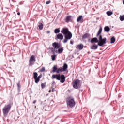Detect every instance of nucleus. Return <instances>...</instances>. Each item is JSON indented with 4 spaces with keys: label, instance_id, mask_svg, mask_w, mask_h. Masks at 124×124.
Returning <instances> with one entry per match:
<instances>
[{
    "label": "nucleus",
    "instance_id": "nucleus-9",
    "mask_svg": "<svg viewBox=\"0 0 124 124\" xmlns=\"http://www.w3.org/2000/svg\"><path fill=\"white\" fill-rule=\"evenodd\" d=\"M52 46L53 48H55L56 50H57V49H59V48L61 47L60 44L57 42L53 43L52 44Z\"/></svg>",
    "mask_w": 124,
    "mask_h": 124
},
{
    "label": "nucleus",
    "instance_id": "nucleus-4",
    "mask_svg": "<svg viewBox=\"0 0 124 124\" xmlns=\"http://www.w3.org/2000/svg\"><path fill=\"white\" fill-rule=\"evenodd\" d=\"M82 84H81V80L77 79L74 80L73 82V87L77 90H79L81 88Z\"/></svg>",
    "mask_w": 124,
    "mask_h": 124
},
{
    "label": "nucleus",
    "instance_id": "nucleus-24",
    "mask_svg": "<svg viewBox=\"0 0 124 124\" xmlns=\"http://www.w3.org/2000/svg\"><path fill=\"white\" fill-rule=\"evenodd\" d=\"M60 31H61L60 30V29H59V28H56L54 30V33L56 34L60 33Z\"/></svg>",
    "mask_w": 124,
    "mask_h": 124
},
{
    "label": "nucleus",
    "instance_id": "nucleus-50",
    "mask_svg": "<svg viewBox=\"0 0 124 124\" xmlns=\"http://www.w3.org/2000/svg\"><path fill=\"white\" fill-rule=\"evenodd\" d=\"M96 23H97V21H96Z\"/></svg>",
    "mask_w": 124,
    "mask_h": 124
},
{
    "label": "nucleus",
    "instance_id": "nucleus-7",
    "mask_svg": "<svg viewBox=\"0 0 124 124\" xmlns=\"http://www.w3.org/2000/svg\"><path fill=\"white\" fill-rule=\"evenodd\" d=\"M52 72L53 73H55V72H56V73H60V72H63V69H62V67H61L59 68H57V65H54L52 68Z\"/></svg>",
    "mask_w": 124,
    "mask_h": 124
},
{
    "label": "nucleus",
    "instance_id": "nucleus-40",
    "mask_svg": "<svg viewBox=\"0 0 124 124\" xmlns=\"http://www.w3.org/2000/svg\"><path fill=\"white\" fill-rule=\"evenodd\" d=\"M50 31H47V32H46V33H47V34L50 33Z\"/></svg>",
    "mask_w": 124,
    "mask_h": 124
},
{
    "label": "nucleus",
    "instance_id": "nucleus-28",
    "mask_svg": "<svg viewBox=\"0 0 124 124\" xmlns=\"http://www.w3.org/2000/svg\"><path fill=\"white\" fill-rule=\"evenodd\" d=\"M56 57H57V55L56 54H54L51 55V59L52 61H55L56 60Z\"/></svg>",
    "mask_w": 124,
    "mask_h": 124
},
{
    "label": "nucleus",
    "instance_id": "nucleus-6",
    "mask_svg": "<svg viewBox=\"0 0 124 124\" xmlns=\"http://www.w3.org/2000/svg\"><path fill=\"white\" fill-rule=\"evenodd\" d=\"M99 40L98 45L103 47V45L106 44V40H107V39L106 38H102V35H100L99 37Z\"/></svg>",
    "mask_w": 124,
    "mask_h": 124
},
{
    "label": "nucleus",
    "instance_id": "nucleus-34",
    "mask_svg": "<svg viewBox=\"0 0 124 124\" xmlns=\"http://www.w3.org/2000/svg\"><path fill=\"white\" fill-rule=\"evenodd\" d=\"M46 4H50V3H51V1L49 0V1H47L46 2Z\"/></svg>",
    "mask_w": 124,
    "mask_h": 124
},
{
    "label": "nucleus",
    "instance_id": "nucleus-2",
    "mask_svg": "<svg viewBox=\"0 0 124 124\" xmlns=\"http://www.w3.org/2000/svg\"><path fill=\"white\" fill-rule=\"evenodd\" d=\"M52 79H56V80H58V81H60V82H61L62 84L64 83L65 82V76L64 75H61L60 74H57L56 75L53 74L52 76Z\"/></svg>",
    "mask_w": 124,
    "mask_h": 124
},
{
    "label": "nucleus",
    "instance_id": "nucleus-41",
    "mask_svg": "<svg viewBox=\"0 0 124 124\" xmlns=\"http://www.w3.org/2000/svg\"><path fill=\"white\" fill-rule=\"evenodd\" d=\"M58 118H59V116H57V117L55 118V120H57V119H58Z\"/></svg>",
    "mask_w": 124,
    "mask_h": 124
},
{
    "label": "nucleus",
    "instance_id": "nucleus-1",
    "mask_svg": "<svg viewBox=\"0 0 124 124\" xmlns=\"http://www.w3.org/2000/svg\"><path fill=\"white\" fill-rule=\"evenodd\" d=\"M61 33H63L64 35L65 39L63 40V43H66L68 40L72 38V33L69 31L68 28H62L61 31Z\"/></svg>",
    "mask_w": 124,
    "mask_h": 124
},
{
    "label": "nucleus",
    "instance_id": "nucleus-37",
    "mask_svg": "<svg viewBox=\"0 0 124 124\" xmlns=\"http://www.w3.org/2000/svg\"><path fill=\"white\" fill-rule=\"evenodd\" d=\"M70 44H71L72 45H73V41H72V40H71L70 42Z\"/></svg>",
    "mask_w": 124,
    "mask_h": 124
},
{
    "label": "nucleus",
    "instance_id": "nucleus-46",
    "mask_svg": "<svg viewBox=\"0 0 124 124\" xmlns=\"http://www.w3.org/2000/svg\"><path fill=\"white\" fill-rule=\"evenodd\" d=\"M99 19V18H96V20H98Z\"/></svg>",
    "mask_w": 124,
    "mask_h": 124
},
{
    "label": "nucleus",
    "instance_id": "nucleus-32",
    "mask_svg": "<svg viewBox=\"0 0 124 124\" xmlns=\"http://www.w3.org/2000/svg\"><path fill=\"white\" fill-rule=\"evenodd\" d=\"M45 85H46V83H42L41 84V88L42 89H44L45 88Z\"/></svg>",
    "mask_w": 124,
    "mask_h": 124
},
{
    "label": "nucleus",
    "instance_id": "nucleus-21",
    "mask_svg": "<svg viewBox=\"0 0 124 124\" xmlns=\"http://www.w3.org/2000/svg\"><path fill=\"white\" fill-rule=\"evenodd\" d=\"M115 41H116V39L115 38V37H112L110 39V43L111 44H113V43H115Z\"/></svg>",
    "mask_w": 124,
    "mask_h": 124
},
{
    "label": "nucleus",
    "instance_id": "nucleus-30",
    "mask_svg": "<svg viewBox=\"0 0 124 124\" xmlns=\"http://www.w3.org/2000/svg\"><path fill=\"white\" fill-rule=\"evenodd\" d=\"M33 64H34V63L33 62H32V61H29V66H32Z\"/></svg>",
    "mask_w": 124,
    "mask_h": 124
},
{
    "label": "nucleus",
    "instance_id": "nucleus-23",
    "mask_svg": "<svg viewBox=\"0 0 124 124\" xmlns=\"http://www.w3.org/2000/svg\"><path fill=\"white\" fill-rule=\"evenodd\" d=\"M38 28L39 30H43V24L40 23L38 25Z\"/></svg>",
    "mask_w": 124,
    "mask_h": 124
},
{
    "label": "nucleus",
    "instance_id": "nucleus-29",
    "mask_svg": "<svg viewBox=\"0 0 124 124\" xmlns=\"http://www.w3.org/2000/svg\"><path fill=\"white\" fill-rule=\"evenodd\" d=\"M38 76V74L36 72H34L33 73V78H36Z\"/></svg>",
    "mask_w": 124,
    "mask_h": 124
},
{
    "label": "nucleus",
    "instance_id": "nucleus-45",
    "mask_svg": "<svg viewBox=\"0 0 124 124\" xmlns=\"http://www.w3.org/2000/svg\"><path fill=\"white\" fill-rule=\"evenodd\" d=\"M123 4L124 5V0H123Z\"/></svg>",
    "mask_w": 124,
    "mask_h": 124
},
{
    "label": "nucleus",
    "instance_id": "nucleus-31",
    "mask_svg": "<svg viewBox=\"0 0 124 124\" xmlns=\"http://www.w3.org/2000/svg\"><path fill=\"white\" fill-rule=\"evenodd\" d=\"M40 72H45V67H43L40 70Z\"/></svg>",
    "mask_w": 124,
    "mask_h": 124
},
{
    "label": "nucleus",
    "instance_id": "nucleus-33",
    "mask_svg": "<svg viewBox=\"0 0 124 124\" xmlns=\"http://www.w3.org/2000/svg\"><path fill=\"white\" fill-rule=\"evenodd\" d=\"M55 81H53L51 85L52 86L51 88H54V87H55Z\"/></svg>",
    "mask_w": 124,
    "mask_h": 124
},
{
    "label": "nucleus",
    "instance_id": "nucleus-42",
    "mask_svg": "<svg viewBox=\"0 0 124 124\" xmlns=\"http://www.w3.org/2000/svg\"><path fill=\"white\" fill-rule=\"evenodd\" d=\"M20 12L17 13V15H20Z\"/></svg>",
    "mask_w": 124,
    "mask_h": 124
},
{
    "label": "nucleus",
    "instance_id": "nucleus-51",
    "mask_svg": "<svg viewBox=\"0 0 124 124\" xmlns=\"http://www.w3.org/2000/svg\"><path fill=\"white\" fill-rule=\"evenodd\" d=\"M100 50H102V49H100Z\"/></svg>",
    "mask_w": 124,
    "mask_h": 124
},
{
    "label": "nucleus",
    "instance_id": "nucleus-18",
    "mask_svg": "<svg viewBox=\"0 0 124 124\" xmlns=\"http://www.w3.org/2000/svg\"><path fill=\"white\" fill-rule=\"evenodd\" d=\"M104 31H106V32H109L110 31V27H109V26L105 27Z\"/></svg>",
    "mask_w": 124,
    "mask_h": 124
},
{
    "label": "nucleus",
    "instance_id": "nucleus-10",
    "mask_svg": "<svg viewBox=\"0 0 124 124\" xmlns=\"http://www.w3.org/2000/svg\"><path fill=\"white\" fill-rule=\"evenodd\" d=\"M98 46H99L98 44L97 45H95V44H93L91 46L90 49H91V50H97L98 48Z\"/></svg>",
    "mask_w": 124,
    "mask_h": 124
},
{
    "label": "nucleus",
    "instance_id": "nucleus-38",
    "mask_svg": "<svg viewBox=\"0 0 124 124\" xmlns=\"http://www.w3.org/2000/svg\"><path fill=\"white\" fill-rule=\"evenodd\" d=\"M52 92H55V88L52 87Z\"/></svg>",
    "mask_w": 124,
    "mask_h": 124
},
{
    "label": "nucleus",
    "instance_id": "nucleus-20",
    "mask_svg": "<svg viewBox=\"0 0 124 124\" xmlns=\"http://www.w3.org/2000/svg\"><path fill=\"white\" fill-rule=\"evenodd\" d=\"M29 61H30V62H35V56L34 55H32Z\"/></svg>",
    "mask_w": 124,
    "mask_h": 124
},
{
    "label": "nucleus",
    "instance_id": "nucleus-36",
    "mask_svg": "<svg viewBox=\"0 0 124 124\" xmlns=\"http://www.w3.org/2000/svg\"><path fill=\"white\" fill-rule=\"evenodd\" d=\"M17 86L18 88H20V82H18V83L17 84Z\"/></svg>",
    "mask_w": 124,
    "mask_h": 124
},
{
    "label": "nucleus",
    "instance_id": "nucleus-13",
    "mask_svg": "<svg viewBox=\"0 0 124 124\" xmlns=\"http://www.w3.org/2000/svg\"><path fill=\"white\" fill-rule=\"evenodd\" d=\"M77 49H78V50H83V48H84V45L81 43L79 45H77Z\"/></svg>",
    "mask_w": 124,
    "mask_h": 124
},
{
    "label": "nucleus",
    "instance_id": "nucleus-49",
    "mask_svg": "<svg viewBox=\"0 0 124 124\" xmlns=\"http://www.w3.org/2000/svg\"><path fill=\"white\" fill-rule=\"evenodd\" d=\"M49 92H51V90H49Z\"/></svg>",
    "mask_w": 124,
    "mask_h": 124
},
{
    "label": "nucleus",
    "instance_id": "nucleus-22",
    "mask_svg": "<svg viewBox=\"0 0 124 124\" xmlns=\"http://www.w3.org/2000/svg\"><path fill=\"white\" fill-rule=\"evenodd\" d=\"M102 32V27H100L98 30V31L97 33V36H98V35H100V34Z\"/></svg>",
    "mask_w": 124,
    "mask_h": 124
},
{
    "label": "nucleus",
    "instance_id": "nucleus-27",
    "mask_svg": "<svg viewBox=\"0 0 124 124\" xmlns=\"http://www.w3.org/2000/svg\"><path fill=\"white\" fill-rule=\"evenodd\" d=\"M119 19L121 22H123V21H124V15L121 16L119 17Z\"/></svg>",
    "mask_w": 124,
    "mask_h": 124
},
{
    "label": "nucleus",
    "instance_id": "nucleus-15",
    "mask_svg": "<svg viewBox=\"0 0 124 124\" xmlns=\"http://www.w3.org/2000/svg\"><path fill=\"white\" fill-rule=\"evenodd\" d=\"M49 50H50L51 51V52H52L53 54H58V50L56 49L53 47L51 48H49Z\"/></svg>",
    "mask_w": 124,
    "mask_h": 124
},
{
    "label": "nucleus",
    "instance_id": "nucleus-39",
    "mask_svg": "<svg viewBox=\"0 0 124 124\" xmlns=\"http://www.w3.org/2000/svg\"><path fill=\"white\" fill-rule=\"evenodd\" d=\"M33 103L34 104H35V103H36V100H34L33 101Z\"/></svg>",
    "mask_w": 124,
    "mask_h": 124
},
{
    "label": "nucleus",
    "instance_id": "nucleus-14",
    "mask_svg": "<svg viewBox=\"0 0 124 124\" xmlns=\"http://www.w3.org/2000/svg\"><path fill=\"white\" fill-rule=\"evenodd\" d=\"M83 18V16L80 15L78 16V17L77 19V22H80V23H83L84 22L83 20H82V18Z\"/></svg>",
    "mask_w": 124,
    "mask_h": 124
},
{
    "label": "nucleus",
    "instance_id": "nucleus-12",
    "mask_svg": "<svg viewBox=\"0 0 124 124\" xmlns=\"http://www.w3.org/2000/svg\"><path fill=\"white\" fill-rule=\"evenodd\" d=\"M56 37L57 39L62 40V39H63V35H62V33H59L56 35Z\"/></svg>",
    "mask_w": 124,
    "mask_h": 124
},
{
    "label": "nucleus",
    "instance_id": "nucleus-8",
    "mask_svg": "<svg viewBox=\"0 0 124 124\" xmlns=\"http://www.w3.org/2000/svg\"><path fill=\"white\" fill-rule=\"evenodd\" d=\"M64 22L65 23H68L69 22H73V16H67L66 18L64 19Z\"/></svg>",
    "mask_w": 124,
    "mask_h": 124
},
{
    "label": "nucleus",
    "instance_id": "nucleus-25",
    "mask_svg": "<svg viewBox=\"0 0 124 124\" xmlns=\"http://www.w3.org/2000/svg\"><path fill=\"white\" fill-rule=\"evenodd\" d=\"M113 14V12L111 11H107V15L108 16H111Z\"/></svg>",
    "mask_w": 124,
    "mask_h": 124
},
{
    "label": "nucleus",
    "instance_id": "nucleus-43",
    "mask_svg": "<svg viewBox=\"0 0 124 124\" xmlns=\"http://www.w3.org/2000/svg\"><path fill=\"white\" fill-rule=\"evenodd\" d=\"M63 112H68L67 110H63Z\"/></svg>",
    "mask_w": 124,
    "mask_h": 124
},
{
    "label": "nucleus",
    "instance_id": "nucleus-44",
    "mask_svg": "<svg viewBox=\"0 0 124 124\" xmlns=\"http://www.w3.org/2000/svg\"><path fill=\"white\" fill-rule=\"evenodd\" d=\"M101 83H102L101 82H99V84H101Z\"/></svg>",
    "mask_w": 124,
    "mask_h": 124
},
{
    "label": "nucleus",
    "instance_id": "nucleus-11",
    "mask_svg": "<svg viewBox=\"0 0 124 124\" xmlns=\"http://www.w3.org/2000/svg\"><path fill=\"white\" fill-rule=\"evenodd\" d=\"M91 43H99V41H98V40L97 39V38L96 37H94V38H93L92 39H91Z\"/></svg>",
    "mask_w": 124,
    "mask_h": 124
},
{
    "label": "nucleus",
    "instance_id": "nucleus-47",
    "mask_svg": "<svg viewBox=\"0 0 124 124\" xmlns=\"http://www.w3.org/2000/svg\"><path fill=\"white\" fill-rule=\"evenodd\" d=\"M0 26H1V24H0Z\"/></svg>",
    "mask_w": 124,
    "mask_h": 124
},
{
    "label": "nucleus",
    "instance_id": "nucleus-35",
    "mask_svg": "<svg viewBox=\"0 0 124 124\" xmlns=\"http://www.w3.org/2000/svg\"><path fill=\"white\" fill-rule=\"evenodd\" d=\"M41 77H42V74H40L39 76L37 77V78L40 79V78H41Z\"/></svg>",
    "mask_w": 124,
    "mask_h": 124
},
{
    "label": "nucleus",
    "instance_id": "nucleus-5",
    "mask_svg": "<svg viewBox=\"0 0 124 124\" xmlns=\"http://www.w3.org/2000/svg\"><path fill=\"white\" fill-rule=\"evenodd\" d=\"M67 104L68 107L72 108L75 106V101H74V99L71 98V97H69L68 99L66 100Z\"/></svg>",
    "mask_w": 124,
    "mask_h": 124
},
{
    "label": "nucleus",
    "instance_id": "nucleus-48",
    "mask_svg": "<svg viewBox=\"0 0 124 124\" xmlns=\"http://www.w3.org/2000/svg\"><path fill=\"white\" fill-rule=\"evenodd\" d=\"M100 54H101V53H99V55H100Z\"/></svg>",
    "mask_w": 124,
    "mask_h": 124
},
{
    "label": "nucleus",
    "instance_id": "nucleus-26",
    "mask_svg": "<svg viewBox=\"0 0 124 124\" xmlns=\"http://www.w3.org/2000/svg\"><path fill=\"white\" fill-rule=\"evenodd\" d=\"M34 80H35V83H36V84H37V83L39 82V81H40V79H39L37 77L36 78H34Z\"/></svg>",
    "mask_w": 124,
    "mask_h": 124
},
{
    "label": "nucleus",
    "instance_id": "nucleus-19",
    "mask_svg": "<svg viewBox=\"0 0 124 124\" xmlns=\"http://www.w3.org/2000/svg\"><path fill=\"white\" fill-rule=\"evenodd\" d=\"M91 35L89 33H85L82 36V38L83 39H86V38H88Z\"/></svg>",
    "mask_w": 124,
    "mask_h": 124
},
{
    "label": "nucleus",
    "instance_id": "nucleus-3",
    "mask_svg": "<svg viewBox=\"0 0 124 124\" xmlns=\"http://www.w3.org/2000/svg\"><path fill=\"white\" fill-rule=\"evenodd\" d=\"M12 104V102H10L9 104H8L7 105L5 106V107L3 108V113L4 115H7V114L9 113V111L11 109Z\"/></svg>",
    "mask_w": 124,
    "mask_h": 124
},
{
    "label": "nucleus",
    "instance_id": "nucleus-16",
    "mask_svg": "<svg viewBox=\"0 0 124 124\" xmlns=\"http://www.w3.org/2000/svg\"><path fill=\"white\" fill-rule=\"evenodd\" d=\"M63 71H66V69L68 68V65L66 63H64L63 67L62 68Z\"/></svg>",
    "mask_w": 124,
    "mask_h": 124
},
{
    "label": "nucleus",
    "instance_id": "nucleus-17",
    "mask_svg": "<svg viewBox=\"0 0 124 124\" xmlns=\"http://www.w3.org/2000/svg\"><path fill=\"white\" fill-rule=\"evenodd\" d=\"M63 52V47L59 48H58L57 53L58 54H62Z\"/></svg>",
    "mask_w": 124,
    "mask_h": 124
}]
</instances>
